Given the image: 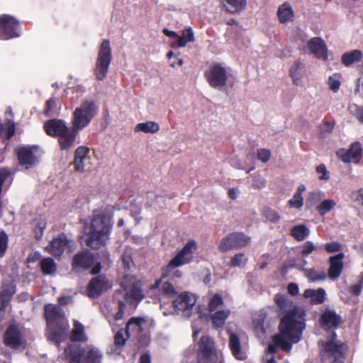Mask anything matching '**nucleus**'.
<instances>
[{
  "label": "nucleus",
  "mask_w": 363,
  "mask_h": 363,
  "mask_svg": "<svg viewBox=\"0 0 363 363\" xmlns=\"http://www.w3.org/2000/svg\"><path fill=\"white\" fill-rule=\"evenodd\" d=\"M99 111L97 103L92 99H86L72 113V128L77 136L79 130L87 127Z\"/></svg>",
  "instance_id": "39448f33"
},
{
  "label": "nucleus",
  "mask_w": 363,
  "mask_h": 363,
  "mask_svg": "<svg viewBox=\"0 0 363 363\" xmlns=\"http://www.w3.org/2000/svg\"><path fill=\"white\" fill-rule=\"evenodd\" d=\"M194 40V33L191 28H186L182 31V36L177 37V46L179 48L185 47L188 43Z\"/></svg>",
  "instance_id": "79ce46f5"
},
{
  "label": "nucleus",
  "mask_w": 363,
  "mask_h": 363,
  "mask_svg": "<svg viewBox=\"0 0 363 363\" xmlns=\"http://www.w3.org/2000/svg\"><path fill=\"white\" fill-rule=\"evenodd\" d=\"M336 204V202L333 199H325L317 206L316 209L320 216H324L333 209Z\"/></svg>",
  "instance_id": "37998d69"
},
{
  "label": "nucleus",
  "mask_w": 363,
  "mask_h": 363,
  "mask_svg": "<svg viewBox=\"0 0 363 363\" xmlns=\"http://www.w3.org/2000/svg\"><path fill=\"white\" fill-rule=\"evenodd\" d=\"M248 261V257L245 253H237L230 259V264L234 267L242 268Z\"/></svg>",
  "instance_id": "c03bdc74"
},
{
  "label": "nucleus",
  "mask_w": 363,
  "mask_h": 363,
  "mask_svg": "<svg viewBox=\"0 0 363 363\" xmlns=\"http://www.w3.org/2000/svg\"><path fill=\"white\" fill-rule=\"evenodd\" d=\"M111 60L110 42L105 39L100 45L95 65L94 74L98 80H103L106 77Z\"/></svg>",
  "instance_id": "0eeeda50"
},
{
  "label": "nucleus",
  "mask_w": 363,
  "mask_h": 363,
  "mask_svg": "<svg viewBox=\"0 0 363 363\" xmlns=\"http://www.w3.org/2000/svg\"><path fill=\"white\" fill-rule=\"evenodd\" d=\"M160 125L155 121L140 123L135 126V132H143L145 133H156L160 130Z\"/></svg>",
  "instance_id": "e433bc0d"
},
{
  "label": "nucleus",
  "mask_w": 363,
  "mask_h": 363,
  "mask_svg": "<svg viewBox=\"0 0 363 363\" xmlns=\"http://www.w3.org/2000/svg\"><path fill=\"white\" fill-rule=\"evenodd\" d=\"M323 247L329 253L340 252L342 249V245L338 242H328L324 245Z\"/></svg>",
  "instance_id": "864d4df0"
},
{
  "label": "nucleus",
  "mask_w": 363,
  "mask_h": 363,
  "mask_svg": "<svg viewBox=\"0 0 363 363\" xmlns=\"http://www.w3.org/2000/svg\"><path fill=\"white\" fill-rule=\"evenodd\" d=\"M309 228L304 224H299L291 228V235L298 242L306 239L310 235Z\"/></svg>",
  "instance_id": "473e14b6"
},
{
  "label": "nucleus",
  "mask_w": 363,
  "mask_h": 363,
  "mask_svg": "<svg viewBox=\"0 0 363 363\" xmlns=\"http://www.w3.org/2000/svg\"><path fill=\"white\" fill-rule=\"evenodd\" d=\"M223 304V300L221 296L218 294L214 295L209 301L208 308L211 312L217 310L219 306Z\"/></svg>",
  "instance_id": "3c124183"
},
{
  "label": "nucleus",
  "mask_w": 363,
  "mask_h": 363,
  "mask_svg": "<svg viewBox=\"0 0 363 363\" xmlns=\"http://www.w3.org/2000/svg\"><path fill=\"white\" fill-rule=\"evenodd\" d=\"M340 75L334 74L330 76L328 79V84L331 91L336 93L339 91L340 86Z\"/></svg>",
  "instance_id": "de8ad7c7"
},
{
  "label": "nucleus",
  "mask_w": 363,
  "mask_h": 363,
  "mask_svg": "<svg viewBox=\"0 0 363 363\" xmlns=\"http://www.w3.org/2000/svg\"><path fill=\"white\" fill-rule=\"evenodd\" d=\"M74 169L78 172L88 171L91 167V158L90 150L85 146L77 148L74 153Z\"/></svg>",
  "instance_id": "dca6fc26"
},
{
  "label": "nucleus",
  "mask_w": 363,
  "mask_h": 363,
  "mask_svg": "<svg viewBox=\"0 0 363 363\" xmlns=\"http://www.w3.org/2000/svg\"><path fill=\"white\" fill-rule=\"evenodd\" d=\"M125 307V304L122 301H120L118 302V311L115 314L114 316L116 320H119L122 319L124 314Z\"/></svg>",
  "instance_id": "338daca9"
},
{
  "label": "nucleus",
  "mask_w": 363,
  "mask_h": 363,
  "mask_svg": "<svg viewBox=\"0 0 363 363\" xmlns=\"http://www.w3.org/2000/svg\"><path fill=\"white\" fill-rule=\"evenodd\" d=\"M348 110L360 123H363V106L353 104L349 106Z\"/></svg>",
  "instance_id": "8fccbe9b"
},
{
  "label": "nucleus",
  "mask_w": 363,
  "mask_h": 363,
  "mask_svg": "<svg viewBox=\"0 0 363 363\" xmlns=\"http://www.w3.org/2000/svg\"><path fill=\"white\" fill-rule=\"evenodd\" d=\"M81 356L87 363H101L102 359L101 352L98 349L91 347L84 350Z\"/></svg>",
  "instance_id": "c85d7f7f"
},
{
  "label": "nucleus",
  "mask_w": 363,
  "mask_h": 363,
  "mask_svg": "<svg viewBox=\"0 0 363 363\" xmlns=\"http://www.w3.org/2000/svg\"><path fill=\"white\" fill-rule=\"evenodd\" d=\"M305 276L310 282H317L326 279L327 274L324 270H317L314 268L303 269Z\"/></svg>",
  "instance_id": "4c0bfd02"
},
{
  "label": "nucleus",
  "mask_w": 363,
  "mask_h": 363,
  "mask_svg": "<svg viewBox=\"0 0 363 363\" xmlns=\"http://www.w3.org/2000/svg\"><path fill=\"white\" fill-rule=\"evenodd\" d=\"M46 133L58 138L60 149L69 150L75 145L77 135L74 130L68 127L66 122L61 119H51L44 124Z\"/></svg>",
  "instance_id": "20e7f679"
},
{
  "label": "nucleus",
  "mask_w": 363,
  "mask_h": 363,
  "mask_svg": "<svg viewBox=\"0 0 363 363\" xmlns=\"http://www.w3.org/2000/svg\"><path fill=\"white\" fill-rule=\"evenodd\" d=\"M308 48L311 54L318 58L326 60L328 58V50L326 44L320 38H313L308 43Z\"/></svg>",
  "instance_id": "b1692460"
},
{
  "label": "nucleus",
  "mask_w": 363,
  "mask_h": 363,
  "mask_svg": "<svg viewBox=\"0 0 363 363\" xmlns=\"http://www.w3.org/2000/svg\"><path fill=\"white\" fill-rule=\"evenodd\" d=\"M121 259L125 269L129 270L133 265V260L130 254L128 252H124L121 256Z\"/></svg>",
  "instance_id": "13d9d810"
},
{
  "label": "nucleus",
  "mask_w": 363,
  "mask_h": 363,
  "mask_svg": "<svg viewBox=\"0 0 363 363\" xmlns=\"http://www.w3.org/2000/svg\"><path fill=\"white\" fill-rule=\"evenodd\" d=\"M251 185L253 188L260 189L265 186L266 181L259 175L252 177Z\"/></svg>",
  "instance_id": "4d7b16f0"
},
{
  "label": "nucleus",
  "mask_w": 363,
  "mask_h": 363,
  "mask_svg": "<svg viewBox=\"0 0 363 363\" xmlns=\"http://www.w3.org/2000/svg\"><path fill=\"white\" fill-rule=\"evenodd\" d=\"M303 65L300 61H296L292 65L289 73L293 79L294 84L298 85L301 84L303 76Z\"/></svg>",
  "instance_id": "58836bf2"
},
{
  "label": "nucleus",
  "mask_w": 363,
  "mask_h": 363,
  "mask_svg": "<svg viewBox=\"0 0 363 363\" xmlns=\"http://www.w3.org/2000/svg\"><path fill=\"white\" fill-rule=\"evenodd\" d=\"M121 286L125 291V298L129 303H138L143 298V293L140 281H133L130 286H128L125 281L121 283Z\"/></svg>",
  "instance_id": "aec40b11"
},
{
  "label": "nucleus",
  "mask_w": 363,
  "mask_h": 363,
  "mask_svg": "<svg viewBox=\"0 0 363 363\" xmlns=\"http://www.w3.org/2000/svg\"><path fill=\"white\" fill-rule=\"evenodd\" d=\"M301 255L306 257L313 252L320 249L321 247L315 245L312 241H306L301 245Z\"/></svg>",
  "instance_id": "49530a36"
},
{
  "label": "nucleus",
  "mask_w": 363,
  "mask_h": 363,
  "mask_svg": "<svg viewBox=\"0 0 363 363\" xmlns=\"http://www.w3.org/2000/svg\"><path fill=\"white\" fill-rule=\"evenodd\" d=\"M112 227L113 221L110 216L104 213L94 214L89 225L85 228L86 245L94 249L105 245L109 240Z\"/></svg>",
  "instance_id": "f03ea898"
},
{
  "label": "nucleus",
  "mask_w": 363,
  "mask_h": 363,
  "mask_svg": "<svg viewBox=\"0 0 363 363\" xmlns=\"http://www.w3.org/2000/svg\"><path fill=\"white\" fill-rule=\"evenodd\" d=\"M45 315L48 324V338L59 345L66 337L69 323L62 308L48 304L45 307Z\"/></svg>",
  "instance_id": "7ed1b4c3"
},
{
  "label": "nucleus",
  "mask_w": 363,
  "mask_h": 363,
  "mask_svg": "<svg viewBox=\"0 0 363 363\" xmlns=\"http://www.w3.org/2000/svg\"><path fill=\"white\" fill-rule=\"evenodd\" d=\"M227 69L219 63H213L205 70L204 76L208 84L214 89L221 90L227 83Z\"/></svg>",
  "instance_id": "1a4fd4ad"
},
{
  "label": "nucleus",
  "mask_w": 363,
  "mask_h": 363,
  "mask_svg": "<svg viewBox=\"0 0 363 363\" xmlns=\"http://www.w3.org/2000/svg\"><path fill=\"white\" fill-rule=\"evenodd\" d=\"M333 335V338L325 343L324 349L335 357L333 363H343L342 357L347 351V347L345 344L340 343L335 339L336 336L335 333Z\"/></svg>",
  "instance_id": "a211bd4d"
},
{
  "label": "nucleus",
  "mask_w": 363,
  "mask_h": 363,
  "mask_svg": "<svg viewBox=\"0 0 363 363\" xmlns=\"http://www.w3.org/2000/svg\"><path fill=\"white\" fill-rule=\"evenodd\" d=\"M362 149L359 142H354L348 150L340 149L337 152V157L345 163H358L362 157Z\"/></svg>",
  "instance_id": "f3484780"
},
{
  "label": "nucleus",
  "mask_w": 363,
  "mask_h": 363,
  "mask_svg": "<svg viewBox=\"0 0 363 363\" xmlns=\"http://www.w3.org/2000/svg\"><path fill=\"white\" fill-rule=\"evenodd\" d=\"M257 155L259 160L266 163L269 160L271 157V151L265 148L258 149Z\"/></svg>",
  "instance_id": "6e6d98bb"
},
{
  "label": "nucleus",
  "mask_w": 363,
  "mask_h": 363,
  "mask_svg": "<svg viewBox=\"0 0 363 363\" xmlns=\"http://www.w3.org/2000/svg\"><path fill=\"white\" fill-rule=\"evenodd\" d=\"M340 322L341 317L332 309H325L321 315L320 324L322 328L326 330H333L337 328Z\"/></svg>",
  "instance_id": "412c9836"
},
{
  "label": "nucleus",
  "mask_w": 363,
  "mask_h": 363,
  "mask_svg": "<svg viewBox=\"0 0 363 363\" xmlns=\"http://www.w3.org/2000/svg\"><path fill=\"white\" fill-rule=\"evenodd\" d=\"M38 152L37 146H22L18 148L16 154L21 165L26 166V169L35 165L38 163Z\"/></svg>",
  "instance_id": "2eb2a0df"
},
{
  "label": "nucleus",
  "mask_w": 363,
  "mask_h": 363,
  "mask_svg": "<svg viewBox=\"0 0 363 363\" xmlns=\"http://www.w3.org/2000/svg\"><path fill=\"white\" fill-rule=\"evenodd\" d=\"M326 292L325 289L319 288L318 289H306L303 292V296L310 299L311 303L321 304L325 301Z\"/></svg>",
  "instance_id": "bb28decb"
},
{
  "label": "nucleus",
  "mask_w": 363,
  "mask_h": 363,
  "mask_svg": "<svg viewBox=\"0 0 363 363\" xmlns=\"http://www.w3.org/2000/svg\"><path fill=\"white\" fill-rule=\"evenodd\" d=\"M94 263L93 255L88 252H82L74 255L72 261L73 269H88Z\"/></svg>",
  "instance_id": "a878e982"
},
{
  "label": "nucleus",
  "mask_w": 363,
  "mask_h": 363,
  "mask_svg": "<svg viewBox=\"0 0 363 363\" xmlns=\"http://www.w3.org/2000/svg\"><path fill=\"white\" fill-rule=\"evenodd\" d=\"M162 291L169 296H173L176 294V291L172 284L169 282H164L162 286Z\"/></svg>",
  "instance_id": "052dcab7"
},
{
  "label": "nucleus",
  "mask_w": 363,
  "mask_h": 363,
  "mask_svg": "<svg viewBox=\"0 0 363 363\" xmlns=\"http://www.w3.org/2000/svg\"><path fill=\"white\" fill-rule=\"evenodd\" d=\"M363 53L359 50H353L350 52H346L342 55V63L349 67L354 63L360 62L362 60Z\"/></svg>",
  "instance_id": "7c9ffc66"
},
{
  "label": "nucleus",
  "mask_w": 363,
  "mask_h": 363,
  "mask_svg": "<svg viewBox=\"0 0 363 363\" xmlns=\"http://www.w3.org/2000/svg\"><path fill=\"white\" fill-rule=\"evenodd\" d=\"M325 196V194L320 191H313L310 193L308 201H311V203H314L320 201Z\"/></svg>",
  "instance_id": "bf43d9fd"
},
{
  "label": "nucleus",
  "mask_w": 363,
  "mask_h": 363,
  "mask_svg": "<svg viewBox=\"0 0 363 363\" xmlns=\"http://www.w3.org/2000/svg\"><path fill=\"white\" fill-rule=\"evenodd\" d=\"M266 313L264 311H259L253 318V325L255 332L259 338H262L265 334V328L264 327V322L266 318Z\"/></svg>",
  "instance_id": "2f4dec72"
},
{
  "label": "nucleus",
  "mask_w": 363,
  "mask_h": 363,
  "mask_svg": "<svg viewBox=\"0 0 363 363\" xmlns=\"http://www.w3.org/2000/svg\"><path fill=\"white\" fill-rule=\"evenodd\" d=\"M292 343L296 342L280 331V335H277L273 337L272 343L269 345L267 351L269 353L273 354L277 347H280L284 351H290Z\"/></svg>",
  "instance_id": "5701e85b"
},
{
  "label": "nucleus",
  "mask_w": 363,
  "mask_h": 363,
  "mask_svg": "<svg viewBox=\"0 0 363 363\" xmlns=\"http://www.w3.org/2000/svg\"><path fill=\"white\" fill-rule=\"evenodd\" d=\"M274 300L279 313L285 314L281 320L279 330L291 338L294 342H298L306 328L303 311L294 305L293 301L284 295L277 294Z\"/></svg>",
  "instance_id": "f257e3e1"
},
{
  "label": "nucleus",
  "mask_w": 363,
  "mask_h": 363,
  "mask_svg": "<svg viewBox=\"0 0 363 363\" xmlns=\"http://www.w3.org/2000/svg\"><path fill=\"white\" fill-rule=\"evenodd\" d=\"M15 293V286L12 283L4 284L0 292V295L10 300L11 296Z\"/></svg>",
  "instance_id": "603ef678"
},
{
  "label": "nucleus",
  "mask_w": 363,
  "mask_h": 363,
  "mask_svg": "<svg viewBox=\"0 0 363 363\" xmlns=\"http://www.w3.org/2000/svg\"><path fill=\"white\" fill-rule=\"evenodd\" d=\"M40 267L44 274L48 275L55 273L57 270V264L51 257H46L40 261Z\"/></svg>",
  "instance_id": "a19ab883"
},
{
  "label": "nucleus",
  "mask_w": 363,
  "mask_h": 363,
  "mask_svg": "<svg viewBox=\"0 0 363 363\" xmlns=\"http://www.w3.org/2000/svg\"><path fill=\"white\" fill-rule=\"evenodd\" d=\"M317 173L320 174L319 179L328 180L329 179V174L326 169V167L324 164H320L316 167Z\"/></svg>",
  "instance_id": "680f3d73"
},
{
  "label": "nucleus",
  "mask_w": 363,
  "mask_h": 363,
  "mask_svg": "<svg viewBox=\"0 0 363 363\" xmlns=\"http://www.w3.org/2000/svg\"><path fill=\"white\" fill-rule=\"evenodd\" d=\"M196 303V297L194 294L184 292L173 301V305L178 314L189 318Z\"/></svg>",
  "instance_id": "ddd939ff"
},
{
  "label": "nucleus",
  "mask_w": 363,
  "mask_h": 363,
  "mask_svg": "<svg viewBox=\"0 0 363 363\" xmlns=\"http://www.w3.org/2000/svg\"><path fill=\"white\" fill-rule=\"evenodd\" d=\"M352 197L355 201L359 202L363 206V189L352 193Z\"/></svg>",
  "instance_id": "774afa93"
},
{
  "label": "nucleus",
  "mask_w": 363,
  "mask_h": 363,
  "mask_svg": "<svg viewBox=\"0 0 363 363\" xmlns=\"http://www.w3.org/2000/svg\"><path fill=\"white\" fill-rule=\"evenodd\" d=\"M8 247V236L4 231H0V257H2Z\"/></svg>",
  "instance_id": "5fc2aeb1"
},
{
  "label": "nucleus",
  "mask_w": 363,
  "mask_h": 363,
  "mask_svg": "<svg viewBox=\"0 0 363 363\" xmlns=\"http://www.w3.org/2000/svg\"><path fill=\"white\" fill-rule=\"evenodd\" d=\"M264 217L271 223H277L280 220L279 214L274 210L265 207L262 210Z\"/></svg>",
  "instance_id": "a18cd8bd"
},
{
  "label": "nucleus",
  "mask_w": 363,
  "mask_h": 363,
  "mask_svg": "<svg viewBox=\"0 0 363 363\" xmlns=\"http://www.w3.org/2000/svg\"><path fill=\"white\" fill-rule=\"evenodd\" d=\"M145 323V320L143 318L133 317L131 318L126 325V333L130 335V333L136 335L143 330V325Z\"/></svg>",
  "instance_id": "c756f323"
},
{
  "label": "nucleus",
  "mask_w": 363,
  "mask_h": 363,
  "mask_svg": "<svg viewBox=\"0 0 363 363\" xmlns=\"http://www.w3.org/2000/svg\"><path fill=\"white\" fill-rule=\"evenodd\" d=\"M230 314V309H225L216 311L211 315L213 325L215 328H222L228 317Z\"/></svg>",
  "instance_id": "c9c22d12"
},
{
  "label": "nucleus",
  "mask_w": 363,
  "mask_h": 363,
  "mask_svg": "<svg viewBox=\"0 0 363 363\" xmlns=\"http://www.w3.org/2000/svg\"><path fill=\"white\" fill-rule=\"evenodd\" d=\"M306 190V186L303 184H301L298 186L296 191L294 194L293 197L289 200V205L294 208L300 209L303 206V193Z\"/></svg>",
  "instance_id": "f704fd0d"
},
{
  "label": "nucleus",
  "mask_w": 363,
  "mask_h": 363,
  "mask_svg": "<svg viewBox=\"0 0 363 363\" xmlns=\"http://www.w3.org/2000/svg\"><path fill=\"white\" fill-rule=\"evenodd\" d=\"M279 21L281 23H286L292 21L294 17V13L291 4L286 1L280 5L277 10Z\"/></svg>",
  "instance_id": "cd10ccee"
},
{
  "label": "nucleus",
  "mask_w": 363,
  "mask_h": 363,
  "mask_svg": "<svg viewBox=\"0 0 363 363\" xmlns=\"http://www.w3.org/2000/svg\"><path fill=\"white\" fill-rule=\"evenodd\" d=\"M345 254L340 252L329 258L330 267L328 269V277L332 280L337 279L341 274L344 264Z\"/></svg>",
  "instance_id": "4be33fe9"
},
{
  "label": "nucleus",
  "mask_w": 363,
  "mask_h": 363,
  "mask_svg": "<svg viewBox=\"0 0 363 363\" xmlns=\"http://www.w3.org/2000/svg\"><path fill=\"white\" fill-rule=\"evenodd\" d=\"M55 106V99L53 98L50 99L46 101L45 107L44 109V114L46 116H52V110Z\"/></svg>",
  "instance_id": "e2e57ef3"
},
{
  "label": "nucleus",
  "mask_w": 363,
  "mask_h": 363,
  "mask_svg": "<svg viewBox=\"0 0 363 363\" xmlns=\"http://www.w3.org/2000/svg\"><path fill=\"white\" fill-rule=\"evenodd\" d=\"M223 5L230 12H240L245 9L247 0H223Z\"/></svg>",
  "instance_id": "ea45409f"
},
{
  "label": "nucleus",
  "mask_w": 363,
  "mask_h": 363,
  "mask_svg": "<svg viewBox=\"0 0 363 363\" xmlns=\"http://www.w3.org/2000/svg\"><path fill=\"white\" fill-rule=\"evenodd\" d=\"M150 201H147L145 203V209L151 214H154L156 211H157L159 207L157 206V201L160 199H162L161 197H158L155 196L154 194H151L150 195Z\"/></svg>",
  "instance_id": "09e8293b"
},
{
  "label": "nucleus",
  "mask_w": 363,
  "mask_h": 363,
  "mask_svg": "<svg viewBox=\"0 0 363 363\" xmlns=\"http://www.w3.org/2000/svg\"><path fill=\"white\" fill-rule=\"evenodd\" d=\"M74 242L67 238V235L62 233L54 238L45 247L46 251L55 257L62 256L64 252H72L74 250Z\"/></svg>",
  "instance_id": "9b49d317"
},
{
  "label": "nucleus",
  "mask_w": 363,
  "mask_h": 363,
  "mask_svg": "<svg viewBox=\"0 0 363 363\" xmlns=\"http://www.w3.org/2000/svg\"><path fill=\"white\" fill-rule=\"evenodd\" d=\"M229 347L233 357L238 360L247 359L246 350L242 347L239 337L230 332L229 337Z\"/></svg>",
  "instance_id": "393cba45"
},
{
  "label": "nucleus",
  "mask_w": 363,
  "mask_h": 363,
  "mask_svg": "<svg viewBox=\"0 0 363 363\" xmlns=\"http://www.w3.org/2000/svg\"><path fill=\"white\" fill-rule=\"evenodd\" d=\"M199 359L203 363H215L218 359L214 342L209 336H203L201 338Z\"/></svg>",
  "instance_id": "4468645a"
},
{
  "label": "nucleus",
  "mask_w": 363,
  "mask_h": 363,
  "mask_svg": "<svg viewBox=\"0 0 363 363\" xmlns=\"http://www.w3.org/2000/svg\"><path fill=\"white\" fill-rule=\"evenodd\" d=\"M196 249V241L189 240L163 269L162 277H168L173 269L190 263L193 260L194 253Z\"/></svg>",
  "instance_id": "423d86ee"
},
{
  "label": "nucleus",
  "mask_w": 363,
  "mask_h": 363,
  "mask_svg": "<svg viewBox=\"0 0 363 363\" xmlns=\"http://www.w3.org/2000/svg\"><path fill=\"white\" fill-rule=\"evenodd\" d=\"M250 242V238L242 233H232L223 238L220 241L218 249L222 252H227L233 249L242 248Z\"/></svg>",
  "instance_id": "9d476101"
},
{
  "label": "nucleus",
  "mask_w": 363,
  "mask_h": 363,
  "mask_svg": "<svg viewBox=\"0 0 363 363\" xmlns=\"http://www.w3.org/2000/svg\"><path fill=\"white\" fill-rule=\"evenodd\" d=\"M45 228V223L43 221H41L35 225V238L39 240L43 236V230Z\"/></svg>",
  "instance_id": "69168bd1"
},
{
  "label": "nucleus",
  "mask_w": 363,
  "mask_h": 363,
  "mask_svg": "<svg viewBox=\"0 0 363 363\" xmlns=\"http://www.w3.org/2000/svg\"><path fill=\"white\" fill-rule=\"evenodd\" d=\"M20 36L18 21L9 15L0 16V39L9 40Z\"/></svg>",
  "instance_id": "f8f14e48"
},
{
  "label": "nucleus",
  "mask_w": 363,
  "mask_h": 363,
  "mask_svg": "<svg viewBox=\"0 0 363 363\" xmlns=\"http://www.w3.org/2000/svg\"><path fill=\"white\" fill-rule=\"evenodd\" d=\"M127 340L124 337V333L122 330H119L115 335V344L118 346H123Z\"/></svg>",
  "instance_id": "0e129e2a"
},
{
  "label": "nucleus",
  "mask_w": 363,
  "mask_h": 363,
  "mask_svg": "<svg viewBox=\"0 0 363 363\" xmlns=\"http://www.w3.org/2000/svg\"><path fill=\"white\" fill-rule=\"evenodd\" d=\"M3 342L9 348L18 352H23L27 347L23 331L16 325L8 327L3 336Z\"/></svg>",
  "instance_id": "6e6552de"
},
{
  "label": "nucleus",
  "mask_w": 363,
  "mask_h": 363,
  "mask_svg": "<svg viewBox=\"0 0 363 363\" xmlns=\"http://www.w3.org/2000/svg\"><path fill=\"white\" fill-rule=\"evenodd\" d=\"M74 328L72 331L70 340L72 342H86L87 337L85 334L84 325L78 320L74 321Z\"/></svg>",
  "instance_id": "72a5a7b5"
},
{
  "label": "nucleus",
  "mask_w": 363,
  "mask_h": 363,
  "mask_svg": "<svg viewBox=\"0 0 363 363\" xmlns=\"http://www.w3.org/2000/svg\"><path fill=\"white\" fill-rule=\"evenodd\" d=\"M111 284L105 277L99 276L93 278L87 287L88 296L91 298L99 296L104 291L111 288Z\"/></svg>",
  "instance_id": "6ab92c4d"
}]
</instances>
